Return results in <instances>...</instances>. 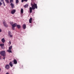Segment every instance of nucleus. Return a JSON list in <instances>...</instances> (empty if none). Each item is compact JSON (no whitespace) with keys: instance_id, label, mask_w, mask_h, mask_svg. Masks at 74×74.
<instances>
[{"instance_id":"0eeeda50","label":"nucleus","mask_w":74,"mask_h":74,"mask_svg":"<svg viewBox=\"0 0 74 74\" xmlns=\"http://www.w3.org/2000/svg\"><path fill=\"white\" fill-rule=\"evenodd\" d=\"M10 5L12 7V8H14L15 6H14V3H11L10 4Z\"/></svg>"},{"instance_id":"2f4dec72","label":"nucleus","mask_w":74,"mask_h":74,"mask_svg":"<svg viewBox=\"0 0 74 74\" xmlns=\"http://www.w3.org/2000/svg\"><path fill=\"white\" fill-rule=\"evenodd\" d=\"M6 74H9V73H7Z\"/></svg>"},{"instance_id":"473e14b6","label":"nucleus","mask_w":74,"mask_h":74,"mask_svg":"<svg viewBox=\"0 0 74 74\" xmlns=\"http://www.w3.org/2000/svg\"><path fill=\"white\" fill-rule=\"evenodd\" d=\"M1 1H3V0H1Z\"/></svg>"},{"instance_id":"c85d7f7f","label":"nucleus","mask_w":74,"mask_h":74,"mask_svg":"<svg viewBox=\"0 0 74 74\" xmlns=\"http://www.w3.org/2000/svg\"><path fill=\"white\" fill-rule=\"evenodd\" d=\"M9 43L10 44H11V41H10L9 42Z\"/></svg>"},{"instance_id":"7ed1b4c3","label":"nucleus","mask_w":74,"mask_h":74,"mask_svg":"<svg viewBox=\"0 0 74 74\" xmlns=\"http://www.w3.org/2000/svg\"><path fill=\"white\" fill-rule=\"evenodd\" d=\"M3 25L5 27H8V25L6 24L5 23V21H3Z\"/></svg>"},{"instance_id":"393cba45","label":"nucleus","mask_w":74,"mask_h":74,"mask_svg":"<svg viewBox=\"0 0 74 74\" xmlns=\"http://www.w3.org/2000/svg\"><path fill=\"white\" fill-rule=\"evenodd\" d=\"M9 36L11 38V37H12V35H11V34L10 35H9Z\"/></svg>"},{"instance_id":"4be33fe9","label":"nucleus","mask_w":74,"mask_h":74,"mask_svg":"<svg viewBox=\"0 0 74 74\" xmlns=\"http://www.w3.org/2000/svg\"><path fill=\"white\" fill-rule=\"evenodd\" d=\"M6 1V3H7L8 4L9 3V1H8V0H5Z\"/></svg>"},{"instance_id":"6e6552de","label":"nucleus","mask_w":74,"mask_h":74,"mask_svg":"<svg viewBox=\"0 0 74 74\" xmlns=\"http://www.w3.org/2000/svg\"><path fill=\"white\" fill-rule=\"evenodd\" d=\"M13 62L14 64H17V61L15 59L13 61Z\"/></svg>"},{"instance_id":"39448f33","label":"nucleus","mask_w":74,"mask_h":74,"mask_svg":"<svg viewBox=\"0 0 74 74\" xmlns=\"http://www.w3.org/2000/svg\"><path fill=\"white\" fill-rule=\"evenodd\" d=\"M5 68L6 69H8L10 68V65L8 64H6V65Z\"/></svg>"},{"instance_id":"dca6fc26","label":"nucleus","mask_w":74,"mask_h":74,"mask_svg":"<svg viewBox=\"0 0 74 74\" xmlns=\"http://www.w3.org/2000/svg\"><path fill=\"white\" fill-rule=\"evenodd\" d=\"M4 44H0V47H4Z\"/></svg>"},{"instance_id":"cd10ccee","label":"nucleus","mask_w":74,"mask_h":74,"mask_svg":"<svg viewBox=\"0 0 74 74\" xmlns=\"http://www.w3.org/2000/svg\"><path fill=\"white\" fill-rule=\"evenodd\" d=\"M2 4V3L1 2H0V6H1Z\"/></svg>"},{"instance_id":"9d476101","label":"nucleus","mask_w":74,"mask_h":74,"mask_svg":"<svg viewBox=\"0 0 74 74\" xmlns=\"http://www.w3.org/2000/svg\"><path fill=\"white\" fill-rule=\"evenodd\" d=\"M9 65L11 67H12V66H13V65L12 64V62H10L9 63Z\"/></svg>"},{"instance_id":"1a4fd4ad","label":"nucleus","mask_w":74,"mask_h":74,"mask_svg":"<svg viewBox=\"0 0 74 74\" xmlns=\"http://www.w3.org/2000/svg\"><path fill=\"white\" fill-rule=\"evenodd\" d=\"M17 25V24L16 23H15L14 24H13L12 25V27H16V26Z\"/></svg>"},{"instance_id":"a878e982","label":"nucleus","mask_w":74,"mask_h":74,"mask_svg":"<svg viewBox=\"0 0 74 74\" xmlns=\"http://www.w3.org/2000/svg\"><path fill=\"white\" fill-rule=\"evenodd\" d=\"M3 4L4 6H5V3H4V2L3 1Z\"/></svg>"},{"instance_id":"5701e85b","label":"nucleus","mask_w":74,"mask_h":74,"mask_svg":"<svg viewBox=\"0 0 74 74\" xmlns=\"http://www.w3.org/2000/svg\"><path fill=\"white\" fill-rule=\"evenodd\" d=\"M8 35H11V32L10 31H9L8 32Z\"/></svg>"},{"instance_id":"6ab92c4d","label":"nucleus","mask_w":74,"mask_h":74,"mask_svg":"<svg viewBox=\"0 0 74 74\" xmlns=\"http://www.w3.org/2000/svg\"><path fill=\"white\" fill-rule=\"evenodd\" d=\"M23 1H25L26 2H27V0H22L21 2L23 3Z\"/></svg>"},{"instance_id":"2eb2a0df","label":"nucleus","mask_w":74,"mask_h":74,"mask_svg":"<svg viewBox=\"0 0 74 74\" xmlns=\"http://www.w3.org/2000/svg\"><path fill=\"white\" fill-rule=\"evenodd\" d=\"M29 6V5H28V4H26V5H25L24 7V8H26V7H27Z\"/></svg>"},{"instance_id":"f257e3e1","label":"nucleus","mask_w":74,"mask_h":74,"mask_svg":"<svg viewBox=\"0 0 74 74\" xmlns=\"http://www.w3.org/2000/svg\"><path fill=\"white\" fill-rule=\"evenodd\" d=\"M32 7H30L29 8V10L30 13H32V10H35L36 8L37 9V4L34 3V4L32 3H31Z\"/></svg>"},{"instance_id":"412c9836","label":"nucleus","mask_w":74,"mask_h":74,"mask_svg":"<svg viewBox=\"0 0 74 74\" xmlns=\"http://www.w3.org/2000/svg\"><path fill=\"white\" fill-rule=\"evenodd\" d=\"M13 2H14L13 0H10V3H13Z\"/></svg>"},{"instance_id":"aec40b11","label":"nucleus","mask_w":74,"mask_h":74,"mask_svg":"<svg viewBox=\"0 0 74 74\" xmlns=\"http://www.w3.org/2000/svg\"><path fill=\"white\" fill-rule=\"evenodd\" d=\"M12 46H11L10 47H9V49L10 50L12 49Z\"/></svg>"},{"instance_id":"9b49d317","label":"nucleus","mask_w":74,"mask_h":74,"mask_svg":"<svg viewBox=\"0 0 74 74\" xmlns=\"http://www.w3.org/2000/svg\"><path fill=\"white\" fill-rule=\"evenodd\" d=\"M32 19H33V18H31L29 20V23H32Z\"/></svg>"},{"instance_id":"f8f14e48","label":"nucleus","mask_w":74,"mask_h":74,"mask_svg":"<svg viewBox=\"0 0 74 74\" xmlns=\"http://www.w3.org/2000/svg\"><path fill=\"white\" fill-rule=\"evenodd\" d=\"M17 27V28L18 29H20V28H21V25H16Z\"/></svg>"},{"instance_id":"4468645a","label":"nucleus","mask_w":74,"mask_h":74,"mask_svg":"<svg viewBox=\"0 0 74 74\" xmlns=\"http://www.w3.org/2000/svg\"><path fill=\"white\" fill-rule=\"evenodd\" d=\"M19 3V0H16V4H18Z\"/></svg>"},{"instance_id":"c756f323","label":"nucleus","mask_w":74,"mask_h":74,"mask_svg":"<svg viewBox=\"0 0 74 74\" xmlns=\"http://www.w3.org/2000/svg\"><path fill=\"white\" fill-rule=\"evenodd\" d=\"M0 32H1V30L0 28Z\"/></svg>"},{"instance_id":"bb28decb","label":"nucleus","mask_w":74,"mask_h":74,"mask_svg":"<svg viewBox=\"0 0 74 74\" xmlns=\"http://www.w3.org/2000/svg\"><path fill=\"white\" fill-rule=\"evenodd\" d=\"M12 29L13 30H15V27H12Z\"/></svg>"},{"instance_id":"a211bd4d","label":"nucleus","mask_w":74,"mask_h":74,"mask_svg":"<svg viewBox=\"0 0 74 74\" xmlns=\"http://www.w3.org/2000/svg\"><path fill=\"white\" fill-rule=\"evenodd\" d=\"M8 52H9V53H11L12 52V51L10 50L9 49L7 50Z\"/></svg>"},{"instance_id":"72a5a7b5","label":"nucleus","mask_w":74,"mask_h":74,"mask_svg":"<svg viewBox=\"0 0 74 74\" xmlns=\"http://www.w3.org/2000/svg\"><path fill=\"white\" fill-rule=\"evenodd\" d=\"M1 71V69H0V72Z\"/></svg>"},{"instance_id":"f03ea898","label":"nucleus","mask_w":74,"mask_h":74,"mask_svg":"<svg viewBox=\"0 0 74 74\" xmlns=\"http://www.w3.org/2000/svg\"><path fill=\"white\" fill-rule=\"evenodd\" d=\"M0 54L1 55V56H2L4 57V56H5V55H6L5 51H1L0 52Z\"/></svg>"},{"instance_id":"f3484780","label":"nucleus","mask_w":74,"mask_h":74,"mask_svg":"<svg viewBox=\"0 0 74 74\" xmlns=\"http://www.w3.org/2000/svg\"><path fill=\"white\" fill-rule=\"evenodd\" d=\"M21 14H23V9L21 8Z\"/></svg>"},{"instance_id":"20e7f679","label":"nucleus","mask_w":74,"mask_h":74,"mask_svg":"<svg viewBox=\"0 0 74 74\" xmlns=\"http://www.w3.org/2000/svg\"><path fill=\"white\" fill-rule=\"evenodd\" d=\"M15 12H16V10L13 9L11 11V13L12 14H14Z\"/></svg>"},{"instance_id":"7c9ffc66","label":"nucleus","mask_w":74,"mask_h":74,"mask_svg":"<svg viewBox=\"0 0 74 74\" xmlns=\"http://www.w3.org/2000/svg\"><path fill=\"white\" fill-rule=\"evenodd\" d=\"M5 58L4 57L3 58V59H4V60H5Z\"/></svg>"},{"instance_id":"ddd939ff","label":"nucleus","mask_w":74,"mask_h":74,"mask_svg":"<svg viewBox=\"0 0 74 74\" xmlns=\"http://www.w3.org/2000/svg\"><path fill=\"white\" fill-rule=\"evenodd\" d=\"M1 41L3 43H4L5 42V39H4V38H3L1 40Z\"/></svg>"},{"instance_id":"b1692460","label":"nucleus","mask_w":74,"mask_h":74,"mask_svg":"<svg viewBox=\"0 0 74 74\" xmlns=\"http://www.w3.org/2000/svg\"><path fill=\"white\" fill-rule=\"evenodd\" d=\"M10 23L12 25H13V24L14 23H13V22H10Z\"/></svg>"},{"instance_id":"423d86ee","label":"nucleus","mask_w":74,"mask_h":74,"mask_svg":"<svg viewBox=\"0 0 74 74\" xmlns=\"http://www.w3.org/2000/svg\"><path fill=\"white\" fill-rule=\"evenodd\" d=\"M23 29H25L26 28V24H24L23 25Z\"/></svg>"}]
</instances>
